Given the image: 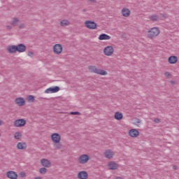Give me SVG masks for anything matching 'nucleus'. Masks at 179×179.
<instances>
[{
    "label": "nucleus",
    "mask_w": 179,
    "mask_h": 179,
    "mask_svg": "<svg viewBox=\"0 0 179 179\" xmlns=\"http://www.w3.org/2000/svg\"><path fill=\"white\" fill-rule=\"evenodd\" d=\"M159 34H160V29L157 27H154L150 29L147 31L146 36L148 38L152 40V38H156V37H158Z\"/></svg>",
    "instance_id": "1"
},
{
    "label": "nucleus",
    "mask_w": 179,
    "mask_h": 179,
    "mask_svg": "<svg viewBox=\"0 0 179 179\" xmlns=\"http://www.w3.org/2000/svg\"><path fill=\"white\" fill-rule=\"evenodd\" d=\"M87 69L91 73H96L97 75H101V76H106L108 73L106 70L99 69L96 66H89Z\"/></svg>",
    "instance_id": "2"
},
{
    "label": "nucleus",
    "mask_w": 179,
    "mask_h": 179,
    "mask_svg": "<svg viewBox=\"0 0 179 179\" xmlns=\"http://www.w3.org/2000/svg\"><path fill=\"white\" fill-rule=\"evenodd\" d=\"M63 50L64 48L62 47V45L59 43L55 44L52 46V51L56 55H61V54H62Z\"/></svg>",
    "instance_id": "3"
},
{
    "label": "nucleus",
    "mask_w": 179,
    "mask_h": 179,
    "mask_svg": "<svg viewBox=\"0 0 179 179\" xmlns=\"http://www.w3.org/2000/svg\"><path fill=\"white\" fill-rule=\"evenodd\" d=\"M89 160H90V157L86 154L81 155L78 159L80 164H87V163H89Z\"/></svg>",
    "instance_id": "4"
},
{
    "label": "nucleus",
    "mask_w": 179,
    "mask_h": 179,
    "mask_svg": "<svg viewBox=\"0 0 179 179\" xmlns=\"http://www.w3.org/2000/svg\"><path fill=\"white\" fill-rule=\"evenodd\" d=\"M85 26L87 29H90V30H96L97 29V23L94 21L86 20L85 22Z\"/></svg>",
    "instance_id": "5"
},
{
    "label": "nucleus",
    "mask_w": 179,
    "mask_h": 179,
    "mask_svg": "<svg viewBox=\"0 0 179 179\" xmlns=\"http://www.w3.org/2000/svg\"><path fill=\"white\" fill-rule=\"evenodd\" d=\"M50 139L53 143L58 144L61 142V135L58 133H52Z\"/></svg>",
    "instance_id": "6"
},
{
    "label": "nucleus",
    "mask_w": 179,
    "mask_h": 179,
    "mask_svg": "<svg viewBox=\"0 0 179 179\" xmlns=\"http://www.w3.org/2000/svg\"><path fill=\"white\" fill-rule=\"evenodd\" d=\"M103 54L106 57H111L114 54V48L111 45L106 46L103 49Z\"/></svg>",
    "instance_id": "7"
},
{
    "label": "nucleus",
    "mask_w": 179,
    "mask_h": 179,
    "mask_svg": "<svg viewBox=\"0 0 179 179\" xmlns=\"http://www.w3.org/2000/svg\"><path fill=\"white\" fill-rule=\"evenodd\" d=\"M6 176L7 178L9 179H17L19 176L17 175V173L13 171H8L6 172Z\"/></svg>",
    "instance_id": "8"
},
{
    "label": "nucleus",
    "mask_w": 179,
    "mask_h": 179,
    "mask_svg": "<svg viewBox=\"0 0 179 179\" xmlns=\"http://www.w3.org/2000/svg\"><path fill=\"white\" fill-rule=\"evenodd\" d=\"M26 124V120L24 119H18L14 121V126L17 128H20L21 127H24Z\"/></svg>",
    "instance_id": "9"
},
{
    "label": "nucleus",
    "mask_w": 179,
    "mask_h": 179,
    "mask_svg": "<svg viewBox=\"0 0 179 179\" xmlns=\"http://www.w3.org/2000/svg\"><path fill=\"white\" fill-rule=\"evenodd\" d=\"M121 15L123 17H129L131 16V10L127 7H123L121 10Z\"/></svg>",
    "instance_id": "10"
},
{
    "label": "nucleus",
    "mask_w": 179,
    "mask_h": 179,
    "mask_svg": "<svg viewBox=\"0 0 179 179\" xmlns=\"http://www.w3.org/2000/svg\"><path fill=\"white\" fill-rule=\"evenodd\" d=\"M15 103L18 107H23L26 104V101L23 97H17L15 99Z\"/></svg>",
    "instance_id": "11"
},
{
    "label": "nucleus",
    "mask_w": 179,
    "mask_h": 179,
    "mask_svg": "<svg viewBox=\"0 0 179 179\" xmlns=\"http://www.w3.org/2000/svg\"><path fill=\"white\" fill-rule=\"evenodd\" d=\"M139 135V131L136 129H131L129 131V136L130 138H138Z\"/></svg>",
    "instance_id": "12"
},
{
    "label": "nucleus",
    "mask_w": 179,
    "mask_h": 179,
    "mask_svg": "<svg viewBox=\"0 0 179 179\" xmlns=\"http://www.w3.org/2000/svg\"><path fill=\"white\" fill-rule=\"evenodd\" d=\"M120 164H117L115 162H109L108 163V168L109 170H118Z\"/></svg>",
    "instance_id": "13"
},
{
    "label": "nucleus",
    "mask_w": 179,
    "mask_h": 179,
    "mask_svg": "<svg viewBox=\"0 0 179 179\" xmlns=\"http://www.w3.org/2000/svg\"><path fill=\"white\" fill-rule=\"evenodd\" d=\"M59 92V87H49L45 90L46 94H50L51 93H58Z\"/></svg>",
    "instance_id": "14"
},
{
    "label": "nucleus",
    "mask_w": 179,
    "mask_h": 179,
    "mask_svg": "<svg viewBox=\"0 0 179 179\" xmlns=\"http://www.w3.org/2000/svg\"><path fill=\"white\" fill-rule=\"evenodd\" d=\"M77 177L79 179H87L89 178V174L86 171H81L78 173Z\"/></svg>",
    "instance_id": "15"
},
{
    "label": "nucleus",
    "mask_w": 179,
    "mask_h": 179,
    "mask_svg": "<svg viewBox=\"0 0 179 179\" xmlns=\"http://www.w3.org/2000/svg\"><path fill=\"white\" fill-rule=\"evenodd\" d=\"M168 62L169 64H171V65H176V64L178 62V57L174 55L170 56L168 58Z\"/></svg>",
    "instance_id": "16"
},
{
    "label": "nucleus",
    "mask_w": 179,
    "mask_h": 179,
    "mask_svg": "<svg viewBox=\"0 0 179 179\" xmlns=\"http://www.w3.org/2000/svg\"><path fill=\"white\" fill-rule=\"evenodd\" d=\"M41 163L43 167H47L48 169L51 167V162L47 159H42Z\"/></svg>",
    "instance_id": "17"
},
{
    "label": "nucleus",
    "mask_w": 179,
    "mask_h": 179,
    "mask_svg": "<svg viewBox=\"0 0 179 179\" xmlns=\"http://www.w3.org/2000/svg\"><path fill=\"white\" fill-rule=\"evenodd\" d=\"M17 149L19 150H25V149H27V144L23 142L18 143L17 144Z\"/></svg>",
    "instance_id": "18"
},
{
    "label": "nucleus",
    "mask_w": 179,
    "mask_h": 179,
    "mask_svg": "<svg viewBox=\"0 0 179 179\" xmlns=\"http://www.w3.org/2000/svg\"><path fill=\"white\" fill-rule=\"evenodd\" d=\"M17 50V46L15 45H8L7 47V50L8 52H10V54H13L14 52H16Z\"/></svg>",
    "instance_id": "19"
},
{
    "label": "nucleus",
    "mask_w": 179,
    "mask_h": 179,
    "mask_svg": "<svg viewBox=\"0 0 179 179\" xmlns=\"http://www.w3.org/2000/svg\"><path fill=\"white\" fill-rule=\"evenodd\" d=\"M104 155L106 159H113L114 152L111 150H108L105 151Z\"/></svg>",
    "instance_id": "20"
},
{
    "label": "nucleus",
    "mask_w": 179,
    "mask_h": 179,
    "mask_svg": "<svg viewBox=\"0 0 179 179\" xmlns=\"http://www.w3.org/2000/svg\"><path fill=\"white\" fill-rule=\"evenodd\" d=\"M17 47V51L18 52H24V51H26V45H23V44H19L17 45H16Z\"/></svg>",
    "instance_id": "21"
},
{
    "label": "nucleus",
    "mask_w": 179,
    "mask_h": 179,
    "mask_svg": "<svg viewBox=\"0 0 179 179\" xmlns=\"http://www.w3.org/2000/svg\"><path fill=\"white\" fill-rule=\"evenodd\" d=\"M71 24V22L67 19H64L60 21V25L62 27H66Z\"/></svg>",
    "instance_id": "22"
},
{
    "label": "nucleus",
    "mask_w": 179,
    "mask_h": 179,
    "mask_svg": "<svg viewBox=\"0 0 179 179\" xmlns=\"http://www.w3.org/2000/svg\"><path fill=\"white\" fill-rule=\"evenodd\" d=\"M99 40H111V36L110 35H107L106 34H102L99 35Z\"/></svg>",
    "instance_id": "23"
},
{
    "label": "nucleus",
    "mask_w": 179,
    "mask_h": 179,
    "mask_svg": "<svg viewBox=\"0 0 179 179\" xmlns=\"http://www.w3.org/2000/svg\"><path fill=\"white\" fill-rule=\"evenodd\" d=\"M123 117H124V115H122V113L116 112L115 113V120H117V121H121V120H122Z\"/></svg>",
    "instance_id": "24"
},
{
    "label": "nucleus",
    "mask_w": 179,
    "mask_h": 179,
    "mask_svg": "<svg viewBox=\"0 0 179 179\" xmlns=\"http://www.w3.org/2000/svg\"><path fill=\"white\" fill-rule=\"evenodd\" d=\"M162 16H163L162 14L159 15H152L150 17V19L152 22H157V20H160V17H162Z\"/></svg>",
    "instance_id": "25"
},
{
    "label": "nucleus",
    "mask_w": 179,
    "mask_h": 179,
    "mask_svg": "<svg viewBox=\"0 0 179 179\" xmlns=\"http://www.w3.org/2000/svg\"><path fill=\"white\" fill-rule=\"evenodd\" d=\"M14 138H15V139H17V140L22 139V132L16 131L14 134Z\"/></svg>",
    "instance_id": "26"
},
{
    "label": "nucleus",
    "mask_w": 179,
    "mask_h": 179,
    "mask_svg": "<svg viewBox=\"0 0 179 179\" xmlns=\"http://www.w3.org/2000/svg\"><path fill=\"white\" fill-rule=\"evenodd\" d=\"M18 23H19V19H17V17L13 18L11 21L12 26H17Z\"/></svg>",
    "instance_id": "27"
},
{
    "label": "nucleus",
    "mask_w": 179,
    "mask_h": 179,
    "mask_svg": "<svg viewBox=\"0 0 179 179\" xmlns=\"http://www.w3.org/2000/svg\"><path fill=\"white\" fill-rule=\"evenodd\" d=\"M34 100H35L34 96L29 95L27 96V101L29 103H34Z\"/></svg>",
    "instance_id": "28"
},
{
    "label": "nucleus",
    "mask_w": 179,
    "mask_h": 179,
    "mask_svg": "<svg viewBox=\"0 0 179 179\" xmlns=\"http://www.w3.org/2000/svg\"><path fill=\"white\" fill-rule=\"evenodd\" d=\"M20 178H24V177H26V172L24 171H21L18 174Z\"/></svg>",
    "instance_id": "29"
},
{
    "label": "nucleus",
    "mask_w": 179,
    "mask_h": 179,
    "mask_svg": "<svg viewBox=\"0 0 179 179\" xmlns=\"http://www.w3.org/2000/svg\"><path fill=\"white\" fill-rule=\"evenodd\" d=\"M39 173H40L41 174H45V173H47V169H45V168H41V169H40Z\"/></svg>",
    "instance_id": "30"
},
{
    "label": "nucleus",
    "mask_w": 179,
    "mask_h": 179,
    "mask_svg": "<svg viewBox=\"0 0 179 179\" xmlns=\"http://www.w3.org/2000/svg\"><path fill=\"white\" fill-rule=\"evenodd\" d=\"M164 76H165L166 78H168L169 79H170V78H171V73L168 72V71H166V72L164 73Z\"/></svg>",
    "instance_id": "31"
},
{
    "label": "nucleus",
    "mask_w": 179,
    "mask_h": 179,
    "mask_svg": "<svg viewBox=\"0 0 179 179\" xmlns=\"http://www.w3.org/2000/svg\"><path fill=\"white\" fill-rule=\"evenodd\" d=\"M71 115H80V113L79 112H71Z\"/></svg>",
    "instance_id": "32"
},
{
    "label": "nucleus",
    "mask_w": 179,
    "mask_h": 179,
    "mask_svg": "<svg viewBox=\"0 0 179 179\" xmlns=\"http://www.w3.org/2000/svg\"><path fill=\"white\" fill-rule=\"evenodd\" d=\"M34 53L32 52H28V57H33Z\"/></svg>",
    "instance_id": "33"
},
{
    "label": "nucleus",
    "mask_w": 179,
    "mask_h": 179,
    "mask_svg": "<svg viewBox=\"0 0 179 179\" xmlns=\"http://www.w3.org/2000/svg\"><path fill=\"white\" fill-rule=\"evenodd\" d=\"M155 122H156L157 124H159V122H160V120L159 119H155Z\"/></svg>",
    "instance_id": "34"
},
{
    "label": "nucleus",
    "mask_w": 179,
    "mask_h": 179,
    "mask_svg": "<svg viewBox=\"0 0 179 179\" xmlns=\"http://www.w3.org/2000/svg\"><path fill=\"white\" fill-rule=\"evenodd\" d=\"M23 27H24V25L23 24L20 26V29H23Z\"/></svg>",
    "instance_id": "35"
},
{
    "label": "nucleus",
    "mask_w": 179,
    "mask_h": 179,
    "mask_svg": "<svg viewBox=\"0 0 179 179\" xmlns=\"http://www.w3.org/2000/svg\"><path fill=\"white\" fill-rule=\"evenodd\" d=\"M34 179H43V178L38 176V177H36Z\"/></svg>",
    "instance_id": "36"
},
{
    "label": "nucleus",
    "mask_w": 179,
    "mask_h": 179,
    "mask_svg": "<svg viewBox=\"0 0 179 179\" xmlns=\"http://www.w3.org/2000/svg\"><path fill=\"white\" fill-rule=\"evenodd\" d=\"M97 0H89L90 2H96Z\"/></svg>",
    "instance_id": "37"
},
{
    "label": "nucleus",
    "mask_w": 179,
    "mask_h": 179,
    "mask_svg": "<svg viewBox=\"0 0 179 179\" xmlns=\"http://www.w3.org/2000/svg\"><path fill=\"white\" fill-rule=\"evenodd\" d=\"M173 169H174V170H177V166H173Z\"/></svg>",
    "instance_id": "38"
},
{
    "label": "nucleus",
    "mask_w": 179,
    "mask_h": 179,
    "mask_svg": "<svg viewBox=\"0 0 179 179\" xmlns=\"http://www.w3.org/2000/svg\"><path fill=\"white\" fill-rule=\"evenodd\" d=\"M115 179H123V178L119 176V177H117Z\"/></svg>",
    "instance_id": "39"
},
{
    "label": "nucleus",
    "mask_w": 179,
    "mask_h": 179,
    "mask_svg": "<svg viewBox=\"0 0 179 179\" xmlns=\"http://www.w3.org/2000/svg\"><path fill=\"white\" fill-rule=\"evenodd\" d=\"M141 121H139V120H137V124H140Z\"/></svg>",
    "instance_id": "40"
},
{
    "label": "nucleus",
    "mask_w": 179,
    "mask_h": 179,
    "mask_svg": "<svg viewBox=\"0 0 179 179\" xmlns=\"http://www.w3.org/2000/svg\"><path fill=\"white\" fill-rule=\"evenodd\" d=\"M7 29H10V27H9V26H7Z\"/></svg>",
    "instance_id": "41"
},
{
    "label": "nucleus",
    "mask_w": 179,
    "mask_h": 179,
    "mask_svg": "<svg viewBox=\"0 0 179 179\" xmlns=\"http://www.w3.org/2000/svg\"><path fill=\"white\" fill-rule=\"evenodd\" d=\"M171 83L173 84V83H174V81L171 80Z\"/></svg>",
    "instance_id": "42"
},
{
    "label": "nucleus",
    "mask_w": 179,
    "mask_h": 179,
    "mask_svg": "<svg viewBox=\"0 0 179 179\" xmlns=\"http://www.w3.org/2000/svg\"><path fill=\"white\" fill-rule=\"evenodd\" d=\"M0 125H2V122H1V120H0Z\"/></svg>",
    "instance_id": "43"
},
{
    "label": "nucleus",
    "mask_w": 179,
    "mask_h": 179,
    "mask_svg": "<svg viewBox=\"0 0 179 179\" xmlns=\"http://www.w3.org/2000/svg\"><path fill=\"white\" fill-rule=\"evenodd\" d=\"M0 136H1V134H0Z\"/></svg>",
    "instance_id": "44"
}]
</instances>
